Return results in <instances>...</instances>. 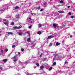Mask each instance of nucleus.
Returning <instances> with one entry per match:
<instances>
[{
    "instance_id": "60",
    "label": "nucleus",
    "mask_w": 75,
    "mask_h": 75,
    "mask_svg": "<svg viewBox=\"0 0 75 75\" xmlns=\"http://www.w3.org/2000/svg\"><path fill=\"white\" fill-rule=\"evenodd\" d=\"M43 1H44V0H43Z\"/></svg>"
},
{
    "instance_id": "62",
    "label": "nucleus",
    "mask_w": 75,
    "mask_h": 75,
    "mask_svg": "<svg viewBox=\"0 0 75 75\" xmlns=\"http://www.w3.org/2000/svg\"><path fill=\"white\" fill-rule=\"evenodd\" d=\"M42 51H43V50H42Z\"/></svg>"
},
{
    "instance_id": "21",
    "label": "nucleus",
    "mask_w": 75,
    "mask_h": 75,
    "mask_svg": "<svg viewBox=\"0 0 75 75\" xmlns=\"http://www.w3.org/2000/svg\"><path fill=\"white\" fill-rule=\"evenodd\" d=\"M53 55H54V58H56V57H57V54H53Z\"/></svg>"
},
{
    "instance_id": "8",
    "label": "nucleus",
    "mask_w": 75,
    "mask_h": 75,
    "mask_svg": "<svg viewBox=\"0 0 75 75\" xmlns=\"http://www.w3.org/2000/svg\"><path fill=\"white\" fill-rule=\"evenodd\" d=\"M4 24L6 25H8V22H4Z\"/></svg>"
},
{
    "instance_id": "5",
    "label": "nucleus",
    "mask_w": 75,
    "mask_h": 75,
    "mask_svg": "<svg viewBox=\"0 0 75 75\" xmlns=\"http://www.w3.org/2000/svg\"><path fill=\"white\" fill-rule=\"evenodd\" d=\"M31 39L30 38H28L27 39V42H30L31 41Z\"/></svg>"
},
{
    "instance_id": "12",
    "label": "nucleus",
    "mask_w": 75,
    "mask_h": 75,
    "mask_svg": "<svg viewBox=\"0 0 75 75\" xmlns=\"http://www.w3.org/2000/svg\"><path fill=\"white\" fill-rule=\"evenodd\" d=\"M13 28H14V29H18V27L17 26H14L13 27Z\"/></svg>"
},
{
    "instance_id": "10",
    "label": "nucleus",
    "mask_w": 75,
    "mask_h": 75,
    "mask_svg": "<svg viewBox=\"0 0 75 75\" xmlns=\"http://www.w3.org/2000/svg\"><path fill=\"white\" fill-rule=\"evenodd\" d=\"M38 34H39V35H40L41 34V31H38L37 33Z\"/></svg>"
},
{
    "instance_id": "25",
    "label": "nucleus",
    "mask_w": 75,
    "mask_h": 75,
    "mask_svg": "<svg viewBox=\"0 0 75 75\" xmlns=\"http://www.w3.org/2000/svg\"><path fill=\"white\" fill-rule=\"evenodd\" d=\"M27 33H28V34L29 35H30V32L29 31H27Z\"/></svg>"
},
{
    "instance_id": "2",
    "label": "nucleus",
    "mask_w": 75,
    "mask_h": 75,
    "mask_svg": "<svg viewBox=\"0 0 75 75\" xmlns=\"http://www.w3.org/2000/svg\"><path fill=\"white\" fill-rule=\"evenodd\" d=\"M52 38H54V36L53 35H50L48 36L47 39H51Z\"/></svg>"
},
{
    "instance_id": "20",
    "label": "nucleus",
    "mask_w": 75,
    "mask_h": 75,
    "mask_svg": "<svg viewBox=\"0 0 75 75\" xmlns=\"http://www.w3.org/2000/svg\"><path fill=\"white\" fill-rule=\"evenodd\" d=\"M15 8V9H17L18 8H19V7H18V6H16Z\"/></svg>"
},
{
    "instance_id": "9",
    "label": "nucleus",
    "mask_w": 75,
    "mask_h": 75,
    "mask_svg": "<svg viewBox=\"0 0 75 75\" xmlns=\"http://www.w3.org/2000/svg\"><path fill=\"white\" fill-rule=\"evenodd\" d=\"M42 25L41 24H39L38 25V27L39 28H40V27H42Z\"/></svg>"
},
{
    "instance_id": "58",
    "label": "nucleus",
    "mask_w": 75,
    "mask_h": 75,
    "mask_svg": "<svg viewBox=\"0 0 75 75\" xmlns=\"http://www.w3.org/2000/svg\"><path fill=\"white\" fill-rule=\"evenodd\" d=\"M68 68L69 69V67H68Z\"/></svg>"
},
{
    "instance_id": "24",
    "label": "nucleus",
    "mask_w": 75,
    "mask_h": 75,
    "mask_svg": "<svg viewBox=\"0 0 75 75\" xmlns=\"http://www.w3.org/2000/svg\"><path fill=\"white\" fill-rule=\"evenodd\" d=\"M52 45V43H50L49 45L50 47H51Z\"/></svg>"
},
{
    "instance_id": "31",
    "label": "nucleus",
    "mask_w": 75,
    "mask_h": 75,
    "mask_svg": "<svg viewBox=\"0 0 75 75\" xmlns=\"http://www.w3.org/2000/svg\"><path fill=\"white\" fill-rule=\"evenodd\" d=\"M43 4H44V5H45V6H46V5H47V3L45 2V3H43Z\"/></svg>"
},
{
    "instance_id": "40",
    "label": "nucleus",
    "mask_w": 75,
    "mask_h": 75,
    "mask_svg": "<svg viewBox=\"0 0 75 75\" xmlns=\"http://www.w3.org/2000/svg\"><path fill=\"white\" fill-rule=\"evenodd\" d=\"M28 18L29 20H31V17H28Z\"/></svg>"
},
{
    "instance_id": "34",
    "label": "nucleus",
    "mask_w": 75,
    "mask_h": 75,
    "mask_svg": "<svg viewBox=\"0 0 75 75\" xmlns=\"http://www.w3.org/2000/svg\"><path fill=\"white\" fill-rule=\"evenodd\" d=\"M64 64H68V62H65Z\"/></svg>"
},
{
    "instance_id": "11",
    "label": "nucleus",
    "mask_w": 75,
    "mask_h": 75,
    "mask_svg": "<svg viewBox=\"0 0 75 75\" xmlns=\"http://www.w3.org/2000/svg\"><path fill=\"white\" fill-rule=\"evenodd\" d=\"M22 33H23V32L18 33V34L19 35H22Z\"/></svg>"
},
{
    "instance_id": "42",
    "label": "nucleus",
    "mask_w": 75,
    "mask_h": 75,
    "mask_svg": "<svg viewBox=\"0 0 75 75\" xmlns=\"http://www.w3.org/2000/svg\"><path fill=\"white\" fill-rule=\"evenodd\" d=\"M19 64H21V62H19Z\"/></svg>"
},
{
    "instance_id": "27",
    "label": "nucleus",
    "mask_w": 75,
    "mask_h": 75,
    "mask_svg": "<svg viewBox=\"0 0 75 75\" xmlns=\"http://www.w3.org/2000/svg\"><path fill=\"white\" fill-rule=\"evenodd\" d=\"M31 27H32V25H31L29 26L28 27L29 28H31Z\"/></svg>"
},
{
    "instance_id": "30",
    "label": "nucleus",
    "mask_w": 75,
    "mask_h": 75,
    "mask_svg": "<svg viewBox=\"0 0 75 75\" xmlns=\"http://www.w3.org/2000/svg\"><path fill=\"white\" fill-rule=\"evenodd\" d=\"M15 47V45H13L12 46V48H14Z\"/></svg>"
},
{
    "instance_id": "54",
    "label": "nucleus",
    "mask_w": 75,
    "mask_h": 75,
    "mask_svg": "<svg viewBox=\"0 0 75 75\" xmlns=\"http://www.w3.org/2000/svg\"><path fill=\"white\" fill-rule=\"evenodd\" d=\"M45 52V53L47 52V53H48V52Z\"/></svg>"
},
{
    "instance_id": "23",
    "label": "nucleus",
    "mask_w": 75,
    "mask_h": 75,
    "mask_svg": "<svg viewBox=\"0 0 75 75\" xmlns=\"http://www.w3.org/2000/svg\"><path fill=\"white\" fill-rule=\"evenodd\" d=\"M40 6H38L36 8L37 9H40Z\"/></svg>"
},
{
    "instance_id": "36",
    "label": "nucleus",
    "mask_w": 75,
    "mask_h": 75,
    "mask_svg": "<svg viewBox=\"0 0 75 75\" xmlns=\"http://www.w3.org/2000/svg\"><path fill=\"white\" fill-rule=\"evenodd\" d=\"M24 51V49H21V51H22V52Z\"/></svg>"
},
{
    "instance_id": "13",
    "label": "nucleus",
    "mask_w": 75,
    "mask_h": 75,
    "mask_svg": "<svg viewBox=\"0 0 75 75\" xmlns=\"http://www.w3.org/2000/svg\"><path fill=\"white\" fill-rule=\"evenodd\" d=\"M8 34H11V35H12V34H13V33L11 32H7Z\"/></svg>"
},
{
    "instance_id": "55",
    "label": "nucleus",
    "mask_w": 75,
    "mask_h": 75,
    "mask_svg": "<svg viewBox=\"0 0 75 75\" xmlns=\"http://www.w3.org/2000/svg\"><path fill=\"white\" fill-rule=\"evenodd\" d=\"M70 37H72V35H71Z\"/></svg>"
},
{
    "instance_id": "51",
    "label": "nucleus",
    "mask_w": 75,
    "mask_h": 75,
    "mask_svg": "<svg viewBox=\"0 0 75 75\" xmlns=\"http://www.w3.org/2000/svg\"><path fill=\"white\" fill-rule=\"evenodd\" d=\"M4 20L5 21H7V20H6V19H4Z\"/></svg>"
},
{
    "instance_id": "14",
    "label": "nucleus",
    "mask_w": 75,
    "mask_h": 75,
    "mask_svg": "<svg viewBox=\"0 0 75 75\" xmlns=\"http://www.w3.org/2000/svg\"><path fill=\"white\" fill-rule=\"evenodd\" d=\"M60 45V43H56V45H57V46H58V45Z\"/></svg>"
},
{
    "instance_id": "45",
    "label": "nucleus",
    "mask_w": 75,
    "mask_h": 75,
    "mask_svg": "<svg viewBox=\"0 0 75 75\" xmlns=\"http://www.w3.org/2000/svg\"><path fill=\"white\" fill-rule=\"evenodd\" d=\"M33 64H34V63H35V61H33Z\"/></svg>"
},
{
    "instance_id": "48",
    "label": "nucleus",
    "mask_w": 75,
    "mask_h": 75,
    "mask_svg": "<svg viewBox=\"0 0 75 75\" xmlns=\"http://www.w3.org/2000/svg\"><path fill=\"white\" fill-rule=\"evenodd\" d=\"M31 14H32V15H33V14H34V13H31Z\"/></svg>"
},
{
    "instance_id": "3",
    "label": "nucleus",
    "mask_w": 75,
    "mask_h": 75,
    "mask_svg": "<svg viewBox=\"0 0 75 75\" xmlns=\"http://www.w3.org/2000/svg\"><path fill=\"white\" fill-rule=\"evenodd\" d=\"M58 25V24L57 23H53V26L55 28H57V26Z\"/></svg>"
},
{
    "instance_id": "61",
    "label": "nucleus",
    "mask_w": 75,
    "mask_h": 75,
    "mask_svg": "<svg viewBox=\"0 0 75 75\" xmlns=\"http://www.w3.org/2000/svg\"><path fill=\"white\" fill-rule=\"evenodd\" d=\"M74 54H75V52L74 53Z\"/></svg>"
},
{
    "instance_id": "33",
    "label": "nucleus",
    "mask_w": 75,
    "mask_h": 75,
    "mask_svg": "<svg viewBox=\"0 0 75 75\" xmlns=\"http://www.w3.org/2000/svg\"><path fill=\"white\" fill-rule=\"evenodd\" d=\"M67 25L66 24V23H64V24H63V26H64V27H65V26H66V25Z\"/></svg>"
},
{
    "instance_id": "28",
    "label": "nucleus",
    "mask_w": 75,
    "mask_h": 75,
    "mask_svg": "<svg viewBox=\"0 0 75 75\" xmlns=\"http://www.w3.org/2000/svg\"><path fill=\"white\" fill-rule=\"evenodd\" d=\"M0 69L1 70H3V69L2 67H0Z\"/></svg>"
},
{
    "instance_id": "26",
    "label": "nucleus",
    "mask_w": 75,
    "mask_h": 75,
    "mask_svg": "<svg viewBox=\"0 0 75 75\" xmlns=\"http://www.w3.org/2000/svg\"><path fill=\"white\" fill-rule=\"evenodd\" d=\"M11 25H14V23L13 22H12L11 24Z\"/></svg>"
},
{
    "instance_id": "59",
    "label": "nucleus",
    "mask_w": 75,
    "mask_h": 75,
    "mask_svg": "<svg viewBox=\"0 0 75 75\" xmlns=\"http://www.w3.org/2000/svg\"><path fill=\"white\" fill-rule=\"evenodd\" d=\"M50 1H52V0H50Z\"/></svg>"
},
{
    "instance_id": "49",
    "label": "nucleus",
    "mask_w": 75,
    "mask_h": 75,
    "mask_svg": "<svg viewBox=\"0 0 75 75\" xmlns=\"http://www.w3.org/2000/svg\"><path fill=\"white\" fill-rule=\"evenodd\" d=\"M69 7H70V6H68V8H69Z\"/></svg>"
},
{
    "instance_id": "18",
    "label": "nucleus",
    "mask_w": 75,
    "mask_h": 75,
    "mask_svg": "<svg viewBox=\"0 0 75 75\" xmlns=\"http://www.w3.org/2000/svg\"><path fill=\"white\" fill-rule=\"evenodd\" d=\"M4 10H5L4 8H3V9H1L0 10V11H4Z\"/></svg>"
},
{
    "instance_id": "53",
    "label": "nucleus",
    "mask_w": 75,
    "mask_h": 75,
    "mask_svg": "<svg viewBox=\"0 0 75 75\" xmlns=\"http://www.w3.org/2000/svg\"><path fill=\"white\" fill-rule=\"evenodd\" d=\"M33 46L32 47V46H31V48H33Z\"/></svg>"
},
{
    "instance_id": "15",
    "label": "nucleus",
    "mask_w": 75,
    "mask_h": 75,
    "mask_svg": "<svg viewBox=\"0 0 75 75\" xmlns=\"http://www.w3.org/2000/svg\"><path fill=\"white\" fill-rule=\"evenodd\" d=\"M47 59V58H43V59H42V61H46Z\"/></svg>"
},
{
    "instance_id": "17",
    "label": "nucleus",
    "mask_w": 75,
    "mask_h": 75,
    "mask_svg": "<svg viewBox=\"0 0 75 75\" xmlns=\"http://www.w3.org/2000/svg\"><path fill=\"white\" fill-rule=\"evenodd\" d=\"M44 66L42 65L40 67V69H43L44 68Z\"/></svg>"
},
{
    "instance_id": "1",
    "label": "nucleus",
    "mask_w": 75,
    "mask_h": 75,
    "mask_svg": "<svg viewBox=\"0 0 75 75\" xmlns=\"http://www.w3.org/2000/svg\"><path fill=\"white\" fill-rule=\"evenodd\" d=\"M13 62H16V61H17V60H18V58H16V56H15L13 57Z\"/></svg>"
},
{
    "instance_id": "46",
    "label": "nucleus",
    "mask_w": 75,
    "mask_h": 75,
    "mask_svg": "<svg viewBox=\"0 0 75 75\" xmlns=\"http://www.w3.org/2000/svg\"><path fill=\"white\" fill-rule=\"evenodd\" d=\"M53 61H54V60H55V58H53Z\"/></svg>"
},
{
    "instance_id": "38",
    "label": "nucleus",
    "mask_w": 75,
    "mask_h": 75,
    "mask_svg": "<svg viewBox=\"0 0 75 75\" xmlns=\"http://www.w3.org/2000/svg\"><path fill=\"white\" fill-rule=\"evenodd\" d=\"M68 14H69V15H71V13L69 12Z\"/></svg>"
},
{
    "instance_id": "52",
    "label": "nucleus",
    "mask_w": 75,
    "mask_h": 75,
    "mask_svg": "<svg viewBox=\"0 0 75 75\" xmlns=\"http://www.w3.org/2000/svg\"><path fill=\"white\" fill-rule=\"evenodd\" d=\"M28 75H31V74H28Z\"/></svg>"
},
{
    "instance_id": "57",
    "label": "nucleus",
    "mask_w": 75,
    "mask_h": 75,
    "mask_svg": "<svg viewBox=\"0 0 75 75\" xmlns=\"http://www.w3.org/2000/svg\"><path fill=\"white\" fill-rule=\"evenodd\" d=\"M15 1H17V0H15Z\"/></svg>"
},
{
    "instance_id": "16",
    "label": "nucleus",
    "mask_w": 75,
    "mask_h": 75,
    "mask_svg": "<svg viewBox=\"0 0 75 75\" xmlns=\"http://www.w3.org/2000/svg\"><path fill=\"white\" fill-rule=\"evenodd\" d=\"M52 67H50V68L49 69V71H50L51 70H52Z\"/></svg>"
},
{
    "instance_id": "50",
    "label": "nucleus",
    "mask_w": 75,
    "mask_h": 75,
    "mask_svg": "<svg viewBox=\"0 0 75 75\" xmlns=\"http://www.w3.org/2000/svg\"><path fill=\"white\" fill-rule=\"evenodd\" d=\"M33 14H34V15H36V14H37L35 13H33Z\"/></svg>"
},
{
    "instance_id": "7",
    "label": "nucleus",
    "mask_w": 75,
    "mask_h": 75,
    "mask_svg": "<svg viewBox=\"0 0 75 75\" xmlns=\"http://www.w3.org/2000/svg\"><path fill=\"white\" fill-rule=\"evenodd\" d=\"M58 13H64V11H58Z\"/></svg>"
},
{
    "instance_id": "29",
    "label": "nucleus",
    "mask_w": 75,
    "mask_h": 75,
    "mask_svg": "<svg viewBox=\"0 0 75 75\" xmlns=\"http://www.w3.org/2000/svg\"><path fill=\"white\" fill-rule=\"evenodd\" d=\"M8 49H6V50H5V51L6 52H7V51H8Z\"/></svg>"
},
{
    "instance_id": "39",
    "label": "nucleus",
    "mask_w": 75,
    "mask_h": 75,
    "mask_svg": "<svg viewBox=\"0 0 75 75\" xmlns=\"http://www.w3.org/2000/svg\"><path fill=\"white\" fill-rule=\"evenodd\" d=\"M74 16H71V18H74Z\"/></svg>"
},
{
    "instance_id": "4",
    "label": "nucleus",
    "mask_w": 75,
    "mask_h": 75,
    "mask_svg": "<svg viewBox=\"0 0 75 75\" xmlns=\"http://www.w3.org/2000/svg\"><path fill=\"white\" fill-rule=\"evenodd\" d=\"M19 17H20V15L18 14H16L15 16V17L16 18H19Z\"/></svg>"
},
{
    "instance_id": "37",
    "label": "nucleus",
    "mask_w": 75,
    "mask_h": 75,
    "mask_svg": "<svg viewBox=\"0 0 75 75\" xmlns=\"http://www.w3.org/2000/svg\"><path fill=\"white\" fill-rule=\"evenodd\" d=\"M40 11H43V9H42L40 10Z\"/></svg>"
},
{
    "instance_id": "19",
    "label": "nucleus",
    "mask_w": 75,
    "mask_h": 75,
    "mask_svg": "<svg viewBox=\"0 0 75 75\" xmlns=\"http://www.w3.org/2000/svg\"><path fill=\"white\" fill-rule=\"evenodd\" d=\"M21 27H22V26L21 25V26H19L18 27V29H20V28H21Z\"/></svg>"
},
{
    "instance_id": "6",
    "label": "nucleus",
    "mask_w": 75,
    "mask_h": 75,
    "mask_svg": "<svg viewBox=\"0 0 75 75\" xmlns=\"http://www.w3.org/2000/svg\"><path fill=\"white\" fill-rule=\"evenodd\" d=\"M3 61L4 62H7V59H4L3 60Z\"/></svg>"
},
{
    "instance_id": "43",
    "label": "nucleus",
    "mask_w": 75,
    "mask_h": 75,
    "mask_svg": "<svg viewBox=\"0 0 75 75\" xmlns=\"http://www.w3.org/2000/svg\"><path fill=\"white\" fill-rule=\"evenodd\" d=\"M18 55H20V52H18Z\"/></svg>"
},
{
    "instance_id": "32",
    "label": "nucleus",
    "mask_w": 75,
    "mask_h": 75,
    "mask_svg": "<svg viewBox=\"0 0 75 75\" xmlns=\"http://www.w3.org/2000/svg\"><path fill=\"white\" fill-rule=\"evenodd\" d=\"M56 62H54V63H53V65H56Z\"/></svg>"
},
{
    "instance_id": "41",
    "label": "nucleus",
    "mask_w": 75,
    "mask_h": 75,
    "mask_svg": "<svg viewBox=\"0 0 75 75\" xmlns=\"http://www.w3.org/2000/svg\"><path fill=\"white\" fill-rule=\"evenodd\" d=\"M36 44V43H35L34 45H33V47H34V46H35V45Z\"/></svg>"
},
{
    "instance_id": "47",
    "label": "nucleus",
    "mask_w": 75,
    "mask_h": 75,
    "mask_svg": "<svg viewBox=\"0 0 75 75\" xmlns=\"http://www.w3.org/2000/svg\"><path fill=\"white\" fill-rule=\"evenodd\" d=\"M40 57H42V55L41 54L40 56Z\"/></svg>"
},
{
    "instance_id": "44",
    "label": "nucleus",
    "mask_w": 75,
    "mask_h": 75,
    "mask_svg": "<svg viewBox=\"0 0 75 75\" xmlns=\"http://www.w3.org/2000/svg\"><path fill=\"white\" fill-rule=\"evenodd\" d=\"M1 52H2V53H3V50H1Z\"/></svg>"
},
{
    "instance_id": "35",
    "label": "nucleus",
    "mask_w": 75,
    "mask_h": 75,
    "mask_svg": "<svg viewBox=\"0 0 75 75\" xmlns=\"http://www.w3.org/2000/svg\"><path fill=\"white\" fill-rule=\"evenodd\" d=\"M63 1L62 0L60 1V3H63Z\"/></svg>"
},
{
    "instance_id": "56",
    "label": "nucleus",
    "mask_w": 75,
    "mask_h": 75,
    "mask_svg": "<svg viewBox=\"0 0 75 75\" xmlns=\"http://www.w3.org/2000/svg\"><path fill=\"white\" fill-rule=\"evenodd\" d=\"M25 33L26 34V33H27V32H25Z\"/></svg>"
},
{
    "instance_id": "22",
    "label": "nucleus",
    "mask_w": 75,
    "mask_h": 75,
    "mask_svg": "<svg viewBox=\"0 0 75 75\" xmlns=\"http://www.w3.org/2000/svg\"><path fill=\"white\" fill-rule=\"evenodd\" d=\"M36 65L37 66V67H40V64H39L37 63H36Z\"/></svg>"
}]
</instances>
